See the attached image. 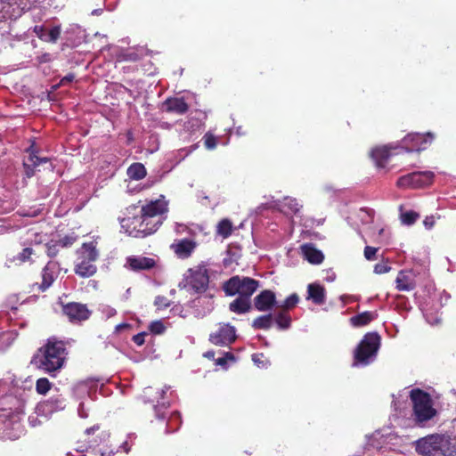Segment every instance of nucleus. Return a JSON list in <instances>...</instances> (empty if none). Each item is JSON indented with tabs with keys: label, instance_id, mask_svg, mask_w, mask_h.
<instances>
[{
	"label": "nucleus",
	"instance_id": "f8f14e48",
	"mask_svg": "<svg viewBox=\"0 0 456 456\" xmlns=\"http://www.w3.org/2000/svg\"><path fill=\"white\" fill-rule=\"evenodd\" d=\"M143 212H148V216L160 219L163 222L164 215L168 211V203L161 196L160 199L151 200L143 205L141 208Z\"/></svg>",
	"mask_w": 456,
	"mask_h": 456
},
{
	"label": "nucleus",
	"instance_id": "a18cd8bd",
	"mask_svg": "<svg viewBox=\"0 0 456 456\" xmlns=\"http://www.w3.org/2000/svg\"><path fill=\"white\" fill-rule=\"evenodd\" d=\"M358 216L363 224L370 223L373 218L372 212L363 208L360 209Z\"/></svg>",
	"mask_w": 456,
	"mask_h": 456
},
{
	"label": "nucleus",
	"instance_id": "bb28decb",
	"mask_svg": "<svg viewBox=\"0 0 456 456\" xmlns=\"http://www.w3.org/2000/svg\"><path fill=\"white\" fill-rule=\"evenodd\" d=\"M250 299L247 297H238L229 305V309L236 314H245L250 310Z\"/></svg>",
	"mask_w": 456,
	"mask_h": 456
},
{
	"label": "nucleus",
	"instance_id": "4c0bfd02",
	"mask_svg": "<svg viewBox=\"0 0 456 456\" xmlns=\"http://www.w3.org/2000/svg\"><path fill=\"white\" fill-rule=\"evenodd\" d=\"M419 215L414 211H408L403 213L401 215V220L404 224H412L418 218Z\"/></svg>",
	"mask_w": 456,
	"mask_h": 456
},
{
	"label": "nucleus",
	"instance_id": "2eb2a0df",
	"mask_svg": "<svg viewBox=\"0 0 456 456\" xmlns=\"http://www.w3.org/2000/svg\"><path fill=\"white\" fill-rule=\"evenodd\" d=\"M235 338V329L230 325H224L210 335V341L215 345H229Z\"/></svg>",
	"mask_w": 456,
	"mask_h": 456
},
{
	"label": "nucleus",
	"instance_id": "393cba45",
	"mask_svg": "<svg viewBox=\"0 0 456 456\" xmlns=\"http://www.w3.org/2000/svg\"><path fill=\"white\" fill-rule=\"evenodd\" d=\"M37 256L36 250L33 248L32 245L27 246L22 248L20 252H19L16 256L11 259V262L18 263L19 265L24 263H32L33 256Z\"/></svg>",
	"mask_w": 456,
	"mask_h": 456
},
{
	"label": "nucleus",
	"instance_id": "f3484780",
	"mask_svg": "<svg viewBox=\"0 0 456 456\" xmlns=\"http://www.w3.org/2000/svg\"><path fill=\"white\" fill-rule=\"evenodd\" d=\"M162 110L182 115L188 110V104L183 98L170 97L162 103Z\"/></svg>",
	"mask_w": 456,
	"mask_h": 456
},
{
	"label": "nucleus",
	"instance_id": "a211bd4d",
	"mask_svg": "<svg viewBox=\"0 0 456 456\" xmlns=\"http://www.w3.org/2000/svg\"><path fill=\"white\" fill-rule=\"evenodd\" d=\"M86 434L94 436L92 439H88V443L92 445H100L107 444L110 441V434L109 431L102 429L100 425H94L86 430Z\"/></svg>",
	"mask_w": 456,
	"mask_h": 456
},
{
	"label": "nucleus",
	"instance_id": "6e6552de",
	"mask_svg": "<svg viewBox=\"0 0 456 456\" xmlns=\"http://www.w3.org/2000/svg\"><path fill=\"white\" fill-rule=\"evenodd\" d=\"M61 314L70 323L80 324L90 318L92 311L86 304L69 302L67 304L61 303Z\"/></svg>",
	"mask_w": 456,
	"mask_h": 456
},
{
	"label": "nucleus",
	"instance_id": "09e8293b",
	"mask_svg": "<svg viewBox=\"0 0 456 456\" xmlns=\"http://www.w3.org/2000/svg\"><path fill=\"white\" fill-rule=\"evenodd\" d=\"M176 424V428H173V431H175V429H177L180 425H181V416L179 414V412H174L172 413V415L170 416L169 418V420H168V426L172 425V424Z\"/></svg>",
	"mask_w": 456,
	"mask_h": 456
},
{
	"label": "nucleus",
	"instance_id": "72a5a7b5",
	"mask_svg": "<svg viewBox=\"0 0 456 456\" xmlns=\"http://www.w3.org/2000/svg\"><path fill=\"white\" fill-rule=\"evenodd\" d=\"M61 26H54L48 32L46 31L45 41L49 43H56L61 36Z\"/></svg>",
	"mask_w": 456,
	"mask_h": 456
},
{
	"label": "nucleus",
	"instance_id": "0eeeda50",
	"mask_svg": "<svg viewBox=\"0 0 456 456\" xmlns=\"http://www.w3.org/2000/svg\"><path fill=\"white\" fill-rule=\"evenodd\" d=\"M411 399L413 403L414 415L419 422L429 420L436 415V411L433 407L432 399L428 393L419 389L411 390Z\"/></svg>",
	"mask_w": 456,
	"mask_h": 456
},
{
	"label": "nucleus",
	"instance_id": "c03bdc74",
	"mask_svg": "<svg viewBox=\"0 0 456 456\" xmlns=\"http://www.w3.org/2000/svg\"><path fill=\"white\" fill-rule=\"evenodd\" d=\"M397 185L402 188H407V187H412L413 188V182L411 179V174H408L406 175H403L400 177L397 181Z\"/></svg>",
	"mask_w": 456,
	"mask_h": 456
},
{
	"label": "nucleus",
	"instance_id": "f704fd0d",
	"mask_svg": "<svg viewBox=\"0 0 456 456\" xmlns=\"http://www.w3.org/2000/svg\"><path fill=\"white\" fill-rule=\"evenodd\" d=\"M216 292V291L213 289H208L207 284H205V287L201 289V298L204 297L205 299H208L209 303V305L207 307L208 312H210L213 309V298Z\"/></svg>",
	"mask_w": 456,
	"mask_h": 456
},
{
	"label": "nucleus",
	"instance_id": "49530a36",
	"mask_svg": "<svg viewBox=\"0 0 456 456\" xmlns=\"http://www.w3.org/2000/svg\"><path fill=\"white\" fill-rule=\"evenodd\" d=\"M391 270V267L387 263H378L374 266V273L377 274L387 273Z\"/></svg>",
	"mask_w": 456,
	"mask_h": 456
},
{
	"label": "nucleus",
	"instance_id": "39448f33",
	"mask_svg": "<svg viewBox=\"0 0 456 456\" xmlns=\"http://www.w3.org/2000/svg\"><path fill=\"white\" fill-rule=\"evenodd\" d=\"M259 286L258 281L249 277L232 276L223 285V289L226 296H234L239 294V297H250L256 292Z\"/></svg>",
	"mask_w": 456,
	"mask_h": 456
},
{
	"label": "nucleus",
	"instance_id": "5fc2aeb1",
	"mask_svg": "<svg viewBox=\"0 0 456 456\" xmlns=\"http://www.w3.org/2000/svg\"><path fill=\"white\" fill-rule=\"evenodd\" d=\"M124 60L129 61H137L140 60V56L135 52L127 53L124 55Z\"/></svg>",
	"mask_w": 456,
	"mask_h": 456
},
{
	"label": "nucleus",
	"instance_id": "0e129e2a",
	"mask_svg": "<svg viewBox=\"0 0 456 456\" xmlns=\"http://www.w3.org/2000/svg\"><path fill=\"white\" fill-rule=\"evenodd\" d=\"M169 389V387H167L166 389H161V396L163 397V395L166 394L167 390Z\"/></svg>",
	"mask_w": 456,
	"mask_h": 456
},
{
	"label": "nucleus",
	"instance_id": "de8ad7c7",
	"mask_svg": "<svg viewBox=\"0 0 456 456\" xmlns=\"http://www.w3.org/2000/svg\"><path fill=\"white\" fill-rule=\"evenodd\" d=\"M228 359L233 360V355L230 353H225L223 356H220L216 360V365L225 368Z\"/></svg>",
	"mask_w": 456,
	"mask_h": 456
},
{
	"label": "nucleus",
	"instance_id": "4468645a",
	"mask_svg": "<svg viewBox=\"0 0 456 456\" xmlns=\"http://www.w3.org/2000/svg\"><path fill=\"white\" fill-rule=\"evenodd\" d=\"M197 248V243L189 239L175 240L170 248L178 258L185 259L191 256Z\"/></svg>",
	"mask_w": 456,
	"mask_h": 456
},
{
	"label": "nucleus",
	"instance_id": "cd10ccee",
	"mask_svg": "<svg viewBox=\"0 0 456 456\" xmlns=\"http://www.w3.org/2000/svg\"><path fill=\"white\" fill-rule=\"evenodd\" d=\"M147 175V171L143 164L135 162L127 168V175L133 180H141Z\"/></svg>",
	"mask_w": 456,
	"mask_h": 456
},
{
	"label": "nucleus",
	"instance_id": "603ef678",
	"mask_svg": "<svg viewBox=\"0 0 456 456\" xmlns=\"http://www.w3.org/2000/svg\"><path fill=\"white\" fill-rule=\"evenodd\" d=\"M34 32L37 36L38 38L45 41L46 29L45 28L44 26H38V25L35 26Z\"/></svg>",
	"mask_w": 456,
	"mask_h": 456
},
{
	"label": "nucleus",
	"instance_id": "c9c22d12",
	"mask_svg": "<svg viewBox=\"0 0 456 456\" xmlns=\"http://www.w3.org/2000/svg\"><path fill=\"white\" fill-rule=\"evenodd\" d=\"M46 247V254L49 257H55L60 250V244L54 240H51L49 242L45 244Z\"/></svg>",
	"mask_w": 456,
	"mask_h": 456
},
{
	"label": "nucleus",
	"instance_id": "c85d7f7f",
	"mask_svg": "<svg viewBox=\"0 0 456 456\" xmlns=\"http://www.w3.org/2000/svg\"><path fill=\"white\" fill-rule=\"evenodd\" d=\"M375 317V314L371 312H363L360 314L353 316L350 319V322L354 327H362L370 323Z\"/></svg>",
	"mask_w": 456,
	"mask_h": 456
},
{
	"label": "nucleus",
	"instance_id": "c756f323",
	"mask_svg": "<svg viewBox=\"0 0 456 456\" xmlns=\"http://www.w3.org/2000/svg\"><path fill=\"white\" fill-rule=\"evenodd\" d=\"M232 232V224L229 219H223L217 225V233L223 238L229 237Z\"/></svg>",
	"mask_w": 456,
	"mask_h": 456
},
{
	"label": "nucleus",
	"instance_id": "ddd939ff",
	"mask_svg": "<svg viewBox=\"0 0 456 456\" xmlns=\"http://www.w3.org/2000/svg\"><path fill=\"white\" fill-rule=\"evenodd\" d=\"M126 265L134 272L150 271L156 267L157 261L152 257L130 256L126 257Z\"/></svg>",
	"mask_w": 456,
	"mask_h": 456
},
{
	"label": "nucleus",
	"instance_id": "052dcab7",
	"mask_svg": "<svg viewBox=\"0 0 456 456\" xmlns=\"http://www.w3.org/2000/svg\"><path fill=\"white\" fill-rule=\"evenodd\" d=\"M215 352L214 351H208L204 354V357L214 360L215 359Z\"/></svg>",
	"mask_w": 456,
	"mask_h": 456
},
{
	"label": "nucleus",
	"instance_id": "69168bd1",
	"mask_svg": "<svg viewBox=\"0 0 456 456\" xmlns=\"http://www.w3.org/2000/svg\"><path fill=\"white\" fill-rule=\"evenodd\" d=\"M116 314V311L114 309H110L109 312V315H113Z\"/></svg>",
	"mask_w": 456,
	"mask_h": 456
},
{
	"label": "nucleus",
	"instance_id": "79ce46f5",
	"mask_svg": "<svg viewBox=\"0 0 456 456\" xmlns=\"http://www.w3.org/2000/svg\"><path fill=\"white\" fill-rule=\"evenodd\" d=\"M77 237L73 235H65L64 237L56 240L61 248H68L75 243Z\"/></svg>",
	"mask_w": 456,
	"mask_h": 456
},
{
	"label": "nucleus",
	"instance_id": "9d476101",
	"mask_svg": "<svg viewBox=\"0 0 456 456\" xmlns=\"http://www.w3.org/2000/svg\"><path fill=\"white\" fill-rule=\"evenodd\" d=\"M220 265H211L209 264L201 265V289L207 284V288L217 291L216 281L221 274Z\"/></svg>",
	"mask_w": 456,
	"mask_h": 456
},
{
	"label": "nucleus",
	"instance_id": "1a4fd4ad",
	"mask_svg": "<svg viewBox=\"0 0 456 456\" xmlns=\"http://www.w3.org/2000/svg\"><path fill=\"white\" fill-rule=\"evenodd\" d=\"M180 292L186 297H199L200 294V266L189 268L183 276L182 281L178 284Z\"/></svg>",
	"mask_w": 456,
	"mask_h": 456
},
{
	"label": "nucleus",
	"instance_id": "7ed1b4c3",
	"mask_svg": "<svg viewBox=\"0 0 456 456\" xmlns=\"http://www.w3.org/2000/svg\"><path fill=\"white\" fill-rule=\"evenodd\" d=\"M161 224L160 219L148 216V212H143L142 209L141 215L122 220V227L126 229V232L131 237L139 239L154 233Z\"/></svg>",
	"mask_w": 456,
	"mask_h": 456
},
{
	"label": "nucleus",
	"instance_id": "2f4dec72",
	"mask_svg": "<svg viewBox=\"0 0 456 456\" xmlns=\"http://www.w3.org/2000/svg\"><path fill=\"white\" fill-rule=\"evenodd\" d=\"M52 387V383L46 378H40L36 382V391L39 395H46Z\"/></svg>",
	"mask_w": 456,
	"mask_h": 456
},
{
	"label": "nucleus",
	"instance_id": "b1692460",
	"mask_svg": "<svg viewBox=\"0 0 456 456\" xmlns=\"http://www.w3.org/2000/svg\"><path fill=\"white\" fill-rule=\"evenodd\" d=\"M277 206L285 215H296L302 208L296 199L290 197H285L283 202L278 203Z\"/></svg>",
	"mask_w": 456,
	"mask_h": 456
},
{
	"label": "nucleus",
	"instance_id": "dca6fc26",
	"mask_svg": "<svg viewBox=\"0 0 456 456\" xmlns=\"http://www.w3.org/2000/svg\"><path fill=\"white\" fill-rule=\"evenodd\" d=\"M396 289L400 291H411L416 287L415 275L411 270L400 271L395 279Z\"/></svg>",
	"mask_w": 456,
	"mask_h": 456
},
{
	"label": "nucleus",
	"instance_id": "20e7f679",
	"mask_svg": "<svg viewBox=\"0 0 456 456\" xmlns=\"http://www.w3.org/2000/svg\"><path fill=\"white\" fill-rule=\"evenodd\" d=\"M77 262L75 265L74 272L82 278H89L95 274L97 267L95 262L99 258L96 241L85 242L77 250Z\"/></svg>",
	"mask_w": 456,
	"mask_h": 456
},
{
	"label": "nucleus",
	"instance_id": "aec40b11",
	"mask_svg": "<svg viewBox=\"0 0 456 456\" xmlns=\"http://www.w3.org/2000/svg\"><path fill=\"white\" fill-rule=\"evenodd\" d=\"M301 250H302V253H303L305 258L311 264L319 265L324 259V256H323L322 252L321 250L317 249L312 244H304L301 247Z\"/></svg>",
	"mask_w": 456,
	"mask_h": 456
},
{
	"label": "nucleus",
	"instance_id": "e433bc0d",
	"mask_svg": "<svg viewBox=\"0 0 456 456\" xmlns=\"http://www.w3.org/2000/svg\"><path fill=\"white\" fill-rule=\"evenodd\" d=\"M204 145L206 149L209 151L216 149L217 145V137L210 132L206 133L204 135Z\"/></svg>",
	"mask_w": 456,
	"mask_h": 456
},
{
	"label": "nucleus",
	"instance_id": "6ab92c4d",
	"mask_svg": "<svg viewBox=\"0 0 456 456\" xmlns=\"http://www.w3.org/2000/svg\"><path fill=\"white\" fill-rule=\"evenodd\" d=\"M274 305L275 295L271 290H264L255 297V306L258 311H268Z\"/></svg>",
	"mask_w": 456,
	"mask_h": 456
},
{
	"label": "nucleus",
	"instance_id": "4d7b16f0",
	"mask_svg": "<svg viewBox=\"0 0 456 456\" xmlns=\"http://www.w3.org/2000/svg\"><path fill=\"white\" fill-rule=\"evenodd\" d=\"M424 226L427 229H431L435 224V218L434 216H427L423 222Z\"/></svg>",
	"mask_w": 456,
	"mask_h": 456
},
{
	"label": "nucleus",
	"instance_id": "7c9ffc66",
	"mask_svg": "<svg viewBox=\"0 0 456 456\" xmlns=\"http://www.w3.org/2000/svg\"><path fill=\"white\" fill-rule=\"evenodd\" d=\"M272 314L262 315L254 320L252 326L256 329L267 330L272 326Z\"/></svg>",
	"mask_w": 456,
	"mask_h": 456
},
{
	"label": "nucleus",
	"instance_id": "13d9d810",
	"mask_svg": "<svg viewBox=\"0 0 456 456\" xmlns=\"http://www.w3.org/2000/svg\"><path fill=\"white\" fill-rule=\"evenodd\" d=\"M155 305L167 307L169 305V303L167 302V298L165 297H157L155 299Z\"/></svg>",
	"mask_w": 456,
	"mask_h": 456
},
{
	"label": "nucleus",
	"instance_id": "6e6d98bb",
	"mask_svg": "<svg viewBox=\"0 0 456 456\" xmlns=\"http://www.w3.org/2000/svg\"><path fill=\"white\" fill-rule=\"evenodd\" d=\"M74 79L75 75L73 73H69L61 79V85L65 86L69 83H71Z\"/></svg>",
	"mask_w": 456,
	"mask_h": 456
},
{
	"label": "nucleus",
	"instance_id": "58836bf2",
	"mask_svg": "<svg viewBox=\"0 0 456 456\" xmlns=\"http://www.w3.org/2000/svg\"><path fill=\"white\" fill-rule=\"evenodd\" d=\"M298 302V296L297 294H292L289 297L286 298V300L283 302V304L279 305L278 306L284 308V309H289L294 307Z\"/></svg>",
	"mask_w": 456,
	"mask_h": 456
},
{
	"label": "nucleus",
	"instance_id": "e2e57ef3",
	"mask_svg": "<svg viewBox=\"0 0 456 456\" xmlns=\"http://www.w3.org/2000/svg\"><path fill=\"white\" fill-rule=\"evenodd\" d=\"M86 450V446H79L78 448H77V452H83Z\"/></svg>",
	"mask_w": 456,
	"mask_h": 456
},
{
	"label": "nucleus",
	"instance_id": "5701e85b",
	"mask_svg": "<svg viewBox=\"0 0 456 456\" xmlns=\"http://www.w3.org/2000/svg\"><path fill=\"white\" fill-rule=\"evenodd\" d=\"M387 146L377 147L373 149L370 152V157L374 160L376 166L378 167H384L386 163L387 162L390 152Z\"/></svg>",
	"mask_w": 456,
	"mask_h": 456
},
{
	"label": "nucleus",
	"instance_id": "ea45409f",
	"mask_svg": "<svg viewBox=\"0 0 456 456\" xmlns=\"http://www.w3.org/2000/svg\"><path fill=\"white\" fill-rule=\"evenodd\" d=\"M149 329L151 333L159 335L165 331L166 327L161 321H154L150 324Z\"/></svg>",
	"mask_w": 456,
	"mask_h": 456
},
{
	"label": "nucleus",
	"instance_id": "f257e3e1",
	"mask_svg": "<svg viewBox=\"0 0 456 456\" xmlns=\"http://www.w3.org/2000/svg\"><path fill=\"white\" fill-rule=\"evenodd\" d=\"M66 354L65 343L51 338L47 339L43 346L37 349L32 357L31 363L37 369L53 374L62 368Z\"/></svg>",
	"mask_w": 456,
	"mask_h": 456
},
{
	"label": "nucleus",
	"instance_id": "3c124183",
	"mask_svg": "<svg viewBox=\"0 0 456 456\" xmlns=\"http://www.w3.org/2000/svg\"><path fill=\"white\" fill-rule=\"evenodd\" d=\"M146 335H147V333H145V332L138 333V334L133 336L132 340L137 346H142L144 344V342H145V336Z\"/></svg>",
	"mask_w": 456,
	"mask_h": 456
},
{
	"label": "nucleus",
	"instance_id": "412c9836",
	"mask_svg": "<svg viewBox=\"0 0 456 456\" xmlns=\"http://www.w3.org/2000/svg\"><path fill=\"white\" fill-rule=\"evenodd\" d=\"M428 137L430 138V140L433 139V135L430 133L427 134H410L404 138V143L407 144L409 142L412 143V146L409 151H419L424 149L423 144L427 143Z\"/></svg>",
	"mask_w": 456,
	"mask_h": 456
},
{
	"label": "nucleus",
	"instance_id": "9b49d317",
	"mask_svg": "<svg viewBox=\"0 0 456 456\" xmlns=\"http://www.w3.org/2000/svg\"><path fill=\"white\" fill-rule=\"evenodd\" d=\"M58 264L53 261H49L42 270V281L41 283H35L34 286L41 292L45 291L58 277Z\"/></svg>",
	"mask_w": 456,
	"mask_h": 456
},
{
	"label": "nucleus",
	"instance_id": "f03ea898",
	"mask_svg": "<svg viewBox=\"0 0 456 456\" xmlns=\"http://www.w3.org/2000/svg\"><path fill=\"white\" fill-rule=\"evenodd\" d=\"M415 444L416 452L422 456H456V442L444 435L427 436Z\"/></svg>",
	"mask_w": 456,
	"mask_h": 456
},
{
	"label": "nucleus",
	"instance_id": "bf43d9fd",
	"mask_svg": "<svg viewBox=\"0 0 456 456\" xmlns=\"http://www.w3.org/2000/svg\"><path fill=\"white\" fill-rule=\"evenodd\" d=\"M260 357H263V354H253L252 355V360L253 362L257 364L258 366H260L262 362V361L260 360Z\"/></svg>",
	"mask_w": 456,
	"mask_h": 456
},
{
	"label": "nucleus",
	"instance_id": "a878e982",
	"mask_svg": "<svg viewBox=\"0 0 456 456\" xmlns=\"http://www.w3.org/2000/svg\"><path fill=\"white\" fill-rule=\"evenodd\" d=\"M411 174L413 182V188L423 187L429 184L434 176L433 173L430 171L413 172Z\"/></svg>",
	"mask_w": 456,
	"mask_h": 456
},
{
	"label": "nucleus",
	"instance_id": "423d86ee",
	"mask_svg": "<svg viewBox=\"0 0 456 456\" xmlns=\"http://www.w3.org/2000/svg\"><path fill=\"white\" fill-rule=\"evenodd\" d=\"M380 345V337L377 333L366 334L354 351L355 362L362 365L369 364L375 358Z\"/></svg>",
	"mask_w": 456,
	"mask_h": 456
},
{
	"label": "nucleus",
	"instance_id": "37998d69",
	"mask_svg": "<svg viewBox=\"0 0 456 456\" xmlns=\"http://www.w3.org/2000/svg\"><path fill=\"white\" fill-rule=\"evenodd\" d=\"M28 161L33 167H37L41 163H46L48 161V159L47 158H40L35 152L32 151V152L29 153Z\"/></svg>",
	"mask_w": 456,
	"mask_h": 456
},
{
	"label": "nucleus",
	"instance_id": "a19ab883",
	"mask_svg": "<svg viewBox=\"0 0 456 456\" xmlns=\"http://www.w3.org/2000/svg\"><path fill=\"white\" fill-rule=\"evenodd\" d=\"M276 323L278 324V326L281 328V329H287L289 327V324H290V318L281 313L279 314L277 316H276Z\"/></svg>",
	"mask_w": 456,
	"mask_h": 456
},
{
	"label": "nucleus",
	"instance_id": "8fccbe9b",
	"mask_svg": "<svg viewBox=\"0 0 456 456\" xmlns=\"http://www.w3.org/2000/svg\"><path fill=\"white\" fill-rule=\"evenodd\" d=\"M378 251L377 248L366 246L364 248V256L367 260H373Z\"/></svg>",
	"mask_w": 456,
	"mask_h": 456
},
{
	"label": "nucleus",
	"instance_id": "473e14b6",
	"mask_svg": "<svg viewBox=\"0 0 456 456\" xmlns=\"http://www.w3.org/2000/svg\"><path fill=\"white\" fill-rule=\"evenodd\" d=\"M51 410H62L65 407V399L61 395L52 396L46 401Z\"/></svg>",
	"mask_w": 456,
	"mask_h": 456
},
{
	"label": "nucleus",
	"instance_id": "4be33fe9",
	"mask_svg": "<svg viewBox=\"0 0 456 456\" xmlns=\"http://www.w3.org/2000/svg\"><path fill=\"white\" fill-rule=\"evenodd\" d=\"M307 299L313 300L316 305H322L325 302L326 294L322 286L316 283H311L307 287Z\"/></svg>",
	"mask_w": 456,
	"mask_h": 456
},
{
	"label": "nucleus",
	"instance_id": "338daca9",
	"mask_svg": "<svg viewBox=\"0 0 456 456\" xmlns=\"http://www.w3.org/2000/svg\"><path fill=\"white\" fill-rule=\"evenodd\" d=\"M383 231H384V229H380L379 233V234H382V233H383Z\"/></svg>",
	"mask_w": 456,
	"mask_h": 456
},
{
	"label": "nucleus",
	"instance_id": "680f3d73",
	"mask_svg": "<svg viewBox=\"0 0 456 456\" xmlns=\"http://www.w3.org/2000/svg\"><path fill=\"white\" fill-rule=\"evenodd\" d=\"M114 454V451L113 450H102L101 451V455L102 456H111Z\"/></svg>",
	"mask_w": 456,
	"mask_h": 456
},
{
	"label": "nucleus",
	"instance_id": "864d4df0",
	"mask_svg": "<svg viewBox=\"0 0 456 456\" xmlns=\"http://www.w3.org/2000/svg\"><path fill=\"white\" fill-rule=\"evenodd\" d=\"M23 166H24L26 175L28 177H32L35 175V167H33L28 162H24Z\"/></svg>",
	"mask_w": 456,
	"mask_h": 456
}]
</instances>
